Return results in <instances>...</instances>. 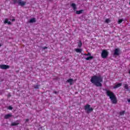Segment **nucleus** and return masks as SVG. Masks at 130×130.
Returning <instances> with one entry per match:
<instances>
[{
    "label": "nucleus",
    "instance_id": "bb28decb",
    "mask_svg": "<svg viewBox=\"0 0 130 130\" xmlns=\"http://www.w3.org/2000/svg\"><path fill=\"white\" fill-rule=\"evenodd\" d=\"M12 22H15V21H16L15 19H12Z\"/></svg>",
    "mask_w": 130,
    "mask_h": 130
},
{
    "label": "nucleus",
    "instance_id": "a211bd4d",
    "mask_svg": "<svg viewBox=\"0 0 130 130\" xmlns=\"http://www.w3.org/2000/svg\"><path fill=\"white\" fill-rule=\"evenodd\" d=\"M19 124V123H17L16 122H12L11 123V126H15L16 125H18Z\"/></svg>",
    "mask_w": 130,
    "mask_h": 130
},
{
    "label": "nucleus",
    "instance_id": "7c9ffc66",
    "mask_svg": "<svg viewBox=\"0 0 130 130\" xmlns=\"http://www.w3.org/2000/svg\"><path fill=\"white\" fill-rule=\"evenodd\" d=\"M84 55H87V54H84Z\"/></svg>",
    "mask_w": 130,
    "mask_h": 130
},
{
    "label": "nucleus",
    "instance_id": "39448f33",
    "mask_svg": "<svg viewBox=\"0 0 130 130\" xmlns=\"http://www.w3.org/2000/svg\"><path fill=\"white\" fill-rule=\"evenodd\" d=\"M0 69L2 70H7V69H10V66L6 64L0 65Z\"/></svg>",
    "mask_w": 130,
    "mask_h": 130
},
{
    "label": "nucleus",
    "instance_id": "dca6fc26",
    "mask_svg": "<svg viewBox=\"0 0 130 130\" xmlns=\"http://www.w3.org/2000/svg\"><path fill=\"white\" fill-rule=\"evenodd\" d=\"M78 47L79 48H81V47H82V41L81 40H79L78 42Z\"/></svg>",
    "mask_w": 130,
    "mask_h": 130
},
{
    "label": "nucleus",
    "instance_id": "412c9836",
    "mask_svg": "<svg viewBox=\"0 0 130 130\" xmlns=\"http://www.w3.org/2000/svg\"><path fill=\"white\" fill-rule=\"evenodd\" d=\"M39 87H40V85H37L34 86L35 89H39Z\"/></svg>",
    "mask_w": 130,
    "mask_h": 130
},
{
    "label": "nucleus",
    "instance_id": "a878e982",
    "mask_svg": "<svg viewBox=\"0 0 130 130\" xmlns=\"http://www.w3.org/2000/svg\"><path fill=\"white\" fill-rule=\"evenodd\" d=\"M25 121L26 122H28V121H29V119H26Z\"/></svg>",
    "mask_w": 130,
    "mask_h": 130
},
{
    "label": "nucleus",
    "instance_id": "6e6552de",
    "mask_svg": "<svg viewBox=\"0 0 130 130\" xmlns=\"http://www.w3.org/2000/svg\"><path fill=\"white\" fill-rule=\"evenodd\" d=\"M122 86V83H119L117 84L115 86H114V89H116L117 88H119V87H121Z\"/></svg>",
    "mask_w": 130,
    "mask_h": 130
},
{
    "label": "nucleus",
    "instance_id": "2eb2a0df",
    "mask_svg": "<svg viewBox=\"0 0 130 130\" xmlns=\"http://www.w3.org/2000/svg\"><path fill=\"white\" fill-rule=\"evenodd\" d=\"M124 89L127 90V91H128L129 92H130V89L128 88V85L125 84L124 86Z\"/></svg>",
    "mask_w": 130,
    "mask_h": 130
},
{
    "label": "nucleus",
    "instance_id": "393cba45",
    "mask_svg": "<svg viewBox=\"0 0 130 130\" xmlns=\"http://www.w3.org/2000/svg\"><path fill=\"white\" fill-rule=\"evenodd\" d=\"M87 56H91V53L90 52H88L87 54Z\"/></svg>",
    "mask_w": 130,
    "mask_h": 130
},
{
    "label": "nucleus",
    "instance_id": "4be33fe9",
    "mask_svg": "<svg viewBox=\"0 0 130 130\" xmlns=\"http://www.w3.org/2000/svg\"><path fill=\"white\" fill-rule=\"evenodd\" d=\"M105 22H106V23H107V24H108V23H109L110 22V20H109V19H106L105 20Z\"/></svg>",
    "mask_w": 130,
    "mask_h": 130
},
{
    "label": "nucleus",
    "instance_id": "aec40b11",
    "mask_svg": "<svg viewBox=\"0 0 130 130\" xmlns=\"http://www.w3.org/2000/svg\"><path fill=\"white\" fill-rule=\"evenodd\" d=\"M123 21V19H119L118 21V24H121V23H122Z\"/></svg>",
    "mask_w": 130,
    "mask_h": 130
},
{
    "label": "nucleus",
    "instance_id": "c85d7f7f",
    "mask_svg": "<svg viewBox=\"0 0 130 130\" xmlns=\"http://www.w3.org/2000/svg\"><path fill=\"white\" fill-rule=\"evenodd\" d=\"M11 94H10V93H9L8 96V97H11Z\"/></svg>",
    "mask_w": 130,
    "mask_h": 130
},
{
    "label": "nucleus",
    "instance_id": "f3484780",
    "mask_svg": "<svg viewBox=\"0 0 130 130\" xmlns=\"http://www.w3.org/2000/svg\"><path fill=\"white\" fill-rule=\"evenodd\" d=\"M94 57L93 56H90L89 57H87L85 58L86 60H90V59H93Z\"/></svg>",
    "mask_w": 130,
    "mask_h": 130
},
{
    "label": "nucleus",
    "instance_id": "9d476101",
    "mask_svg": "<svg viewBox=\"0 0 130 130\" xmlns=\"http://www.w3.org/2000/svg\"><path fill=\"white\" fill-rule=\"evenodd\" d=\"M12 116H13V115H12V114H7V115H5L4 118L5 119H8V118L12 117Z\"/></svg>",
    "mask_w": 130,
    "mask_h": 130
},
{
    "label": "nucleus",
    "instance_id": "f8f14e48",
    "mask_svg": "<svg viewBox=\"0 0 130 130\" xmlns=\"http://www.w3.org/2000/svg\"><path fill=\"white\" fill-rule=\"evenodd\" d=\"M36 22V18H32L30 19L29 23H35Z\"/></svg>",
    "mask_w": 130,
    "mask_h": 130
},
{
    "label": "nucleus",
    "instance_id": "0eeeda50",
    "mask_svg": "<svg viewBox=\"0 0 130 130\" xmlns=\"http://www.w3.org/2000/svg\"><path fill=\"white\" fill-rule=\"evenodd\" d=\"M67 82L69 83L70 85L72 86V85H73V84H74V79L72 78L69 79L67 80Z\"/></svg>",
    "mask_w": 130,
    "mask_h": 130
},
{
    "label": "nucleus",
    "instance_id": "f257e3e1",
    "mask_svg": "<svg viewBox=\"0 0 130 130\" xmlns=\"http://www.w3.org/2000/svg\"><path fill=\"white\" fill-rule=\"evenodd\" d=\"M90 82L96 87H102V83H101L103 82V79L101 76L94 75L90 79Z\"/></svg>",
    "mask_w": 130,
    "mask_h": 130
},
{
    "label": "nucleus",
    "instance_id": "cd10ccee",
    "mask_svg": "<svg viewBox=\"0 0 130 130\" xmlns=\"http://www.w3.org/2000/svg\"><path fill=\"white\" fill-rule=\"evenodd\" d=\"M54 94H57V91H54Z\"/></svg>",
    "mask_w": 130,
    "mask_h": 130
},
{
    "label": "nucleus",
    "instance_id": "4468645a",
    "mask_svg": "<svg viewBox=\"0 0 130 130\" xmlns=\"http://www.w3.org/2000/svg\"><path fill=\"white\" fill-rule=\"evenodd\" d=\"M75 51L78 53H81V52H82V49H80V48L75 49Z\"/></svg>",
    "mask_w": 130,
    "mask_h": 130
},
{
    "label": "nucleus",
    "instance_id": "f03ea898",
    "mask_svg": "<svg viewBox=\"0 0 130 130\" xmlns=\"http://www.w3.org/2000/svg\"><path fill=\"white\" fill-rule=\"evenodd\" d=\"M106 94L108 96V97H109L112 103L113 104H116V103H117V98H116V96L115 94H114V93L107 89H106Z\"/></svg>",
    "mask_w": 130,
    "mask_h": 130
},
{
    "label": "nucleus",
    "instance_id": "1a4fd4ad",
    "mask_svg": "<svg viewBox=\"0 0 130 130\" xmlns=\"http://www.w3.org/2000/svg\"><path fill=\"white\" fill-rule=\"evenodd\" d=\"M4 24H8V25H12V22H11V21H9V20L6 18L4 21Z\"/></svg>",
    "mask_w": 130,
    "mask_h": 130
},
{
    "label": "nucleus",
    "instance_id": "7ed1b4c3",
    "mask_svg": "<svg viewBox=\"0 0 130 130\" xmlns=\"http://www.w3.org/2000/svg\"><path fill=\"white\" fill-rule=\"evenodd\" d=\"M84 110H85L86 113L89 114V113H90V112H92V111H93V108H91V105L89 104H86L84 106Z\"/></svg>",
    "mask_w": 130,
    "mask_h": 130
},
{
    "label": "nucleus",
    "instance_id": "b1692460",
    "mask_svg": "<svg viewBox=\"0 0 130 130\" xmlns=\"http://www.w3.org/2000/svg\"><path fill=\"white\" fill-rule=\"evenodd\" d=\"M47 48H48V47L46 46L43 47V49H44V50L47 49Z\"/></svg>",
    "mask_w": 130,
    "mask_h": 130
},
{
    "label": "nucleus",
    "instance_id": "5701e85b",
    "mask_svg": "<svg viewBox=\"0 0 130 130\" xmlns=\"http://www.w3.org/2000/svg\"><path fill=\"white\" fill-rule=\"evenodd\" d=\"M8 109L9 110H13V107H12V106L8 107Z\"/></svg>",
    "mask_w": 130,
    "mask_h": 130
},
{
    "label": "nucleus",
    "instance_id": "9b49d317",
    "mask_svg": "<svg viewBox=\"0 0 130 130\" xmlns=\"http://www.w3.org/2000/svg\"><path fill=\"white\" fill-rule=\"evenodd\" d=\"M83 12H84V10L82 9V10H80L79 11H76V14L77 15H80L81 14H82L83 13Z\"/></svg>",
    "mask_w": 130,
    "mask_h": 130
},
{
    "label": "nucleus",
    "instance_id": "473e14b6",
    "mask_svg": "<svg viewBox=\"0 0 130 130\" xmlns=\"http://www.w3.org/2000/svg\"><path fill=\"white\" fill-rule=\"evenodd\" d=\"M2 46V45L0 44V47Z\"/></svg>",
    "mask_w": 130,
    "mask_h": 130
},
{
    "label": "nucleus",
    "instance_id": "ddd939ff",
    "mask_svg": "<svg viewBox=\"0 0 130 130\" xmlns=\"http://www.w3.org/2000/svg\"><path fill=\"white\" fill-rule=\"evenodd\" d=\"M71 7H72L73 10H77V6L75 3H72L71 4Z\"/></svg>",
    "mask_w": 130,
    "mask_h": 130
},
{
    "label": "nucleus",
    "instance_id": "423d86ee",
    "mask_svg": "<svg viewBox=\"0 0 130 130\" xmlns=\"http://www.w3.org/2000/svg\"><path fill=\"white\" fill-rule=\"evenodd\" d=\"M120 51V49L119 48H116L114 50V55H118L119 54V52Z\"/></svg>",
    "mask_w": 130,
    "mask_h": 130
},
{
    "label": "nucleus",
    "instance_id": "20e7f679",
    "mask_svg": "<svg viewBox=\"0 0 130 130\" xmlns=\"http://www.w3.org/2000/svg\"><path fill=\"white\" fill-rule=\"evenodd\" d=\"M109 53L107 51V50L104 49L102 50L101 53V57L102 58H107Z\"/></svg>",
    "mask_w": 130,
    "mask_h": 130
},
{
    "label": "nucleus",
    "instance_id": "2f4dec72",
    "mask_svg": "<svg viewBox=\"0 0 130 130\" xmlns=\"http://www.w3.org/2000/svg\"><path fill=\"white\" fill-rule=\"evenodd\" d=\"M129 6H130V2H129Z\"/></svg>",
    "mask_w": 130,
    "mask_h": 130
},
{
    "label": "nucleus",
    "instance_id": "6ab92c4d",
    "mask_svg": "<svg viewBox=\"0 0 130 130\" xmlns=\"http://www.w3.org/2000/svg\"><path fill=\"white\" fill-rule=\"evenodd\" d=\"M124 113H125V111H123L119 112V114L120 116L124 115Z\"/></svg>",
    "mask_w": 130,
    "mask_h": 130
},
{
    "label": "nucleus",
    "instance_id": "c756f323",
    "mask_svg": "<svg viewBox=\"0 0 130 130\" xmlns=\"http://www.w3.org/2000/svg\"><path fill=\"white\" fill-rule=\"evenodd\" d=\"M128 102L130 103V99L127 100Z\"/></svg>",
    "mask_w": 130,
    "mask_h": 130
}]
</instances>
